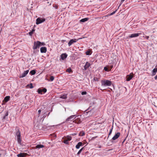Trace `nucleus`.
<instances>
[{
	"instance_id": "nucleus-3",
	"label": "nucleus",
	"mask_w": 157,
	"mask_h": 157,
	"mask_svg": "<svg viewBox=\"0 0 157 157\" xmlns=\"http://www.w3.org/2000/svg\"><path fill=\"white\" fill-rule=\"evenodd\" d=\"M16 135L17 136V140L18 143L19 144L21 145V138L20 132L19 130L16 132Z\"/></svg>"
},
{
	"instance_id": "nucleus-26",
	"label": "nucleus",
	"mask_w": 157,
	"mask_h": 157,
	"mask_svg": "<svg viewBox=\"0 0 157 157\" xmlns=\"http://www.w3.org/2000/svg\"><path fill=\"white\" fill-rule=\"evenodd\" d=\"M84 149V147H83L78 152L77 155H79L81 151Z\"/></svg>"
},
{
	"instance_id": "nucleus-15",
	"label": "nucleus",
	"mask_w": 157,
	"mask_h": 157,
	"mask_svg": "<svg viewBox=\"0 0 157 157\" xmlns=\"http://www.w3.org/2000/svg\"><path fill=\"white\" fill-rule=\"evenodd\" d=\"M27 154L25 153H21L17 155V156L18 157H25Z\"/></svg>"
},
{
	"instance_id": "nucleus-42",
	"label": "nucleus",
	"mask_w": 157,
	"mask_h": 157,
	"mask_svg": "<svg viewBox=\"0 0 157 157\" xmlns=\"http://www.w3.org/2000/svg\"><path fill=\"white\" fill-rule=\"evenodd\" d=\"M145 37L146 38L147 40L149 38V36H146Z\"/></svg>"
},
{
	"instance_id": "nucleus-2",
	"label": "nucleus",
	"mask_w": 157,
	"mask_h": 157,
	"mask_svg": "<svg viewBox=\"0 0 157 157\" xmlns=\"http://www.w3.org/2000/svg\"><path fill=\"white\" fill-rule=\"evenodd\" d=\"M101 85L103 86H109L111 85V82L108 80H104L101 81Z\"/></svg>"
},
{
	"instance_id": "nucleus-20",
	"label": "nucleus",
	"mask_w": 157,
	"mask_h": 157,
	"mask_svg": "<svg viewBox=\"0 0 157 157\" xmlns=\"http://www.w3.org/2000/svg\"><path fill=\"white\" fill-rule=\"evenodd\" d=\"M44 147V146L43 145H42V144H39V145H37L36 146V148H41Z\"/></svg>"
},
{
	"instance_id": "nucleus-41",
	"label": "nucleus",
	"mask_w": 157,
	"mask_h": 157,
	"mask_svg": "<svg viewBox=\"0 0 157 157\" xmlns=\"http://www.w3.org/2000/svg\"><path fill=\"white\" fill-rule=\"evenodd\" d=\"M125 0H121V4L120 5H121V4L122 3V2H124Z\"/></svg>"
},
{
	"instance_id": "nucleus-10",
	"label": "nucleus",
	"mask_w": 157,
	"mask_h": 157,
	"mask_svg": "<svg viewBox=\"0 0 157 157\" xmlns=\"http://www.w3.org/2000/svg\"><path fill=\"white\" fill-rule=\"evenodd\" d=\"M73 122L77 124H80L81 122V119L80 117H78L73 121Z\"/></svg>"
},
{
	"instance_id": "nucleus-14",
	"label": "nucleus",
	"mask_w": 157,
	"mask_h": 157,
	"mask_svg": "<svg viewBox=\"0 0 157 157\" xmlns=\"http://www.w3.org/2000/svg\"><path fill=\"white\" fill-rule=\"evenodd\" d=\"M10 96H7L6 97L3 101V102H7L8 101L10 100Z\"/></svg>"
},
{
	"instance_id": "nucleus-44",
	"label": "nucleus",
	"mask_w": 157,
	"mask_h": 157,
	"mask_svg": "<svg viewBox=\"0 0 157 157\" xmlns=\"http://www.w3.org/2000/svg\"><path fill=\"white\" fill-rule=\"evenodd\" d=\"M154 78L155 80H157V75Z\"/></svg>"
},
{
	"instance_id": "nucleus-46",
	"label": "nucleus",
	"mask_w": 157,
	"mask_h": 157,
	"mask_svg": "<svg viewBox=\"0 0 157 157\" xmlns=\"http://www.w3.org/2000/svg\"><path fill=\"white\" fill-rule=\"evenodd\" d=\"M2 155V154H0V156H1Z\"/></svg>"
},
{
	"instance_id": "nucleus-32",
	"label": "nucleus",
	"mask_w": 157,
	"mask_h": 157,
	"mask_svg": "<svg viewBox=\"0 0 157 157\" xmlns=\"http://www.w3.org/2000/svg\"><path fill=\"white\" fill-rule=\"evenodd\" d=\"M54 79V77L53 76H51L50 77V81H52Z\"/></svg>"
},
{
	"instance_id": "nucleus-23",
	"label": "nucleus",
	"mask_w": 157,
	"mask_h": 157,
	"mask_svg": "<svg viewBox=\"0 0 157 157\" xmlns=\"http://www.w3.org/2000/svg\"><path fill=\"white\" fill-rule=\"evenodd\" d=\"M60 98H61L66 99L67 98V95L66 94H64L62 95H61Z\"/></svg>"
},
{
	"instance_id": "nucleus-16",
	"label": "nucleus",
	"mask_w": 157,
	"mask_h": 157,
	"mask_svg": "<svg viewBox=\"0 0 157 157\" xmlns=\"http://www.w3.org/2000/svg\"><path fill=\"white\" fill-rule=\"evenodd\" d=\"M67 55L65 53L61 55V59L62 60H64L67 57Z\"/></svg>"
},
{
	"instance_id": "nucleus-36",
	"label": "nucleus",
	"mask_w": 157,
	"mask_h": 157,
	"mask_svg": "<svg viewBox=\"0 0 157 157\" xmlns=\"http://www.w3.org/2000/svg\"><path fill=\"white\" fill-rule=\"evenodd\" d=\"M86 94V91H83L81 93V94L82 95Z\"/></svg>"
},
{
	"instance_id": "nucleus-22",
	"label": "nucleus",
	"mask_w": 157,
	"mask_h": 157,
	"mask_svg": "<svg viewBox=\"0 0 157 157\" xmlns=\"http://www.w3.org/2000/svg\"><path fill=\"white\" fill-rule=\"evenodd\" d=\"M66 139H67L68 141H70L71 140L72 137L71 136H67L65 137Z\"/></svg>"
},
{
	"instance_id": "nucleus-43",
	"label": "nucleus",
	"mask_w": 157,
	"mask_h": 157,
	"mask_svg": "<svg viewBox=\"0 0 157 157\" xmlns=\"http://www.w3.org/2000/svg\"><path fill=\"white\" fill-rule=\"evenodd\" d=\"M35 31V29H33L31 31L33 33Z\"/></svg>"
},
{
	"instance_id": "nucleus-34",
	"label": "nucleus",
	"mask_w": 157,
	"mask_h": 157,
	"mask_svg": "<svg viewBox=\"0 0 157 157\" xmlns=\"http://www.w3.org/2000/svg\"><path fill=\"white\" fill-rule=\"evenodd\" d=\"M104 70L105 71H110V70H109L107 67H105L104 68Z\"/></svg>"
},
{
	"instance_id": "nucleus-33",
	"label": "nucleus",
	"mask_w": 157,
	"mask_h": 157,
	"mask_svg": "<svg viewBox=\"0 0 157 157\" xmlns=\"http://www.w3.org/2000/svg\"><path fill=\"white\" fill-rule=\"evenodd\" d=\"M113 126H112L111 129H110V132H109V136L110 135H111V133L112 132V130H113Z\"/></svg>"
},
{
	"instance_id": "nucleus-7",
	"label": "nucleus",
	"mask_w": 157,
	"mask_h": 157,
	"mask_svg": "<svg viewBox=\"0 0 157 157\" xmlns=\"http://www.w3.org/2000/svg\"><path fill=\"white\" fill-rule=\"evenodd\" d=\"M47 91V89L45 88H44L43 89H41L40 88L38 89L37 90V92L39 94H42L43 93H43H46Z\"/></svg>"
},
{
	"instance_id": "nucleus-11",
	"label": "nucleus",
	"mask_w": 157,
	"mask_h": 157,
	"mask_svg": "<svg viewBox=\"0 0 157 157\" xmlns=\"http://www.w3.org/2000/svg\"><path fill=\"white\" fill-rule=\"evenodd\" d=\"M29 71V70H27L25 71L20 76V78H23L26 76V75L28 74Z\"/></svg>"
},
{
	"instance_id": "nucleus-19",
	"label": "nucleus",
	"mask_w": 157,
	"mask_h": 157,
	"mask_svg": "<svg viewBox=\"0 0 157 157\" xmlns=\"http://www.w3.org/2000/svg\"><path fill=\"white\" fill-rule=\"evenodd\" d=\"M85 135V132L83 131H82L80 132L79 134V136H84Z\"/></svg>"
},
{
	"instance_id": "nucleus-37",
	"label": "nucleus",
	"mask_w": 157,
	"mask_h": 157,
	"mask_svg": "<svg viewBox=\"0 0 157 157\" xmlns=\"http://www.w3.org/2000/svg\"><path fill=\"white\" fill-rule=\"evenodd\" d=\"M33 33L32 31H31L29 33V36H31Z\"/></svg>"
},
{
	"instance_id": "nucleus-18",
	"label": "nucleus",
	"mask_w": 157,
	"mask_h": 157,
	"mask_svg": "<svg viewBox=\"0 0 157 157\" xmlns=\"http://www.w3.org/2000/svg\"><path fill=\"white\" fill-rule=\"evenodd\" d=\"M157 72V68H155L153 69L152 72V75L154 76L155 75L156 72Z\"/></svg>"
},
{
	"instance_id": "nucleus-21",
	"label": "nucleus",
	"mask_w": 157,
	"mask_h": 157,
	"mask_svg": "<svg viewBox=\"0 0 157 157\" xmlns=\"http://www.w3.org/2000/svg\"><path fill=\"white\" fill-rule=\"evenodd\" d=\"M89 18H85L83 19H82L80 20V21L81 22H85L88 20Z\"/></svg>"
},
{
	"instance_id": "nucleus-30",
	"label": "nucleus",
	"mask_w": 157,
	"mask_h": 157,
	"mask_svg": "<svg viewBox=\"0 0 157 157\" xmlns=\"http://www.w3.org/2000/svg\"><path fill=\"white\" fill-rule=\"evenodd\" d=\"M74 116H75V115L71 116H70L67 119V121H69V119H71L73 118L74 117Z\"/></svg>"
},
{
	"instance_id": "nucleus-40",
	"label": "nucleus",
	"mask_w": 157,
	"mask_h": 157,
	"mask_svg": "<svg viewBox=\"0 0 157 157\" xmlns=\"http://www.w3.org/2000/svg\"><path fill=\"white\" fill-rule=\"evenodd\" d=\"M77 135L76 133H74L71 134V135H72L73 136H75V135Z\"/></svg>"
},
{
	"instance_id": "nucleus-25",
	"label": "nucleus",
	"mask_w": 157,
	"mask_h": 157,
	"mask_svg": "<svg viewBox=\"0 0 157 157\" xmlns=\"http://www.w3.org/2000/svg\"><path fill=\"white\" fill-rule=\"evenodd\" d=\"M36 71L35 70H32L31 71L30 73L31 74V75H34L36 73Z\"/></svg>"
},
{
	"instance_id": "nucleus-24",
	"label": "nucleus",
	"mask_w": 157,
	"mask_h": 157,
	"mask_svg": "<svg viewBox=\"0 0 157 157\" xmlns=\"http://www.w3.org/2000/svg\"><path fill=\"white\" fill-rule=\"evenodd\" d=\"M91 51L89 49L86 52V55H90L91 54Z\"/></svg>"
},
{
	"instance_id": "nucleus-45",
	"label": "nucleus",
	"mask_w": 157,
	"mask_h": 157,
	"mask_svg": "<svg viewBox=\"0 0 157 157\" xmlns=\"http://www.w3.org/2000/svg\"><path fill=\"white\" fill-rule=\"evenodd\" d=\"M8 115V113H6V116H7Z\"/></svg>"
},
{
	"instance_id": "nucleus-9",
	"label": "nucleus",
	"mask_w": 157,
	"mask_h": 157,
	"mask_svg": "<svg viewBox=\"0 0 157 157\" xmlns=\"http://www.w3.org/2000/svg\"><path fill=\"white\" fill-rule=\"evenodd\" d=\"M120 133L119 132L117 133L112 138V139L113 140H116L117 139H118V137L120 136Z\"/></svg>"
},
{
	"instance_id": "nucleus-28",
	"label": "nucleus",
	"mask_w": 157,
	"mask_h": 157,
	"mask_svg": "<svg viewBox=\"0 0 157 157\" xmlns=\"http://www.w3.org/2000/svg\"><path fill=\"white\" fill-rule=\"evenodd\" d=\"M100 79L99 77H94V80L95 81H98Z\"/></svg>"
},
{
	"instance_id": "nucleus-35",
	"label": "nucleus",
	"mask_w": 157,
	"mask_h": 157,
	"mask_svg": "<svg viewBox=\"0 0 157 157\" xmlns=\"http://www.w3.org/2000/svg\"><path fill=\"white\" fill-rule=\"evenodd\" d=\"M116 10L115 11L111 13H110L109 15L111 16V15H113L116 13Z\"/></svg>"
},
{
	"instance_id": "nucleus-31",
	"label": "nucleus",
	"mask_w": 157,
	"mask_h": 157,
	"mask_svg": "<svg viewBox=\"0 0 157 157\" xmlns=\"http://www.w3.org/2000/svg\"><path fill=\"white\" fill-rule=\"evenodd\" d=\"M27 86H29V88H33V84L32 83H30V84L28 85H27Z\"/></svg>"
},
{
	"instance_id": "nucleus-12",
	"label": "nucleus",
	"mask_w": 157,
	"mask_h": 157,
	"mask_svg": "<svg viewBox=\"0 0 157 157\" xmlns=\"http://www.w3.org/2000/svg\"><path fill=\"white\" fill-rule=\"evenodd\" d=\"M40 51L41 53H46L47 52V48L45 47H42L40 48Z\"/></svg>"
},
{
	"instance_id": "nucleus-38",
	"label": "nucleus",
	"mask_w": 157,
	"mask_h": 157,
	"mask_svg": "<svg viewBox=\"0 0 157 157\" xmlns=\"http://www.w3.org/2000/svg\"><path fill=\"white\" fill-rule=\"evenodd\" d=\"M53 7H54L56 9H57L58 8V6L56 5H53Z\"/></svg>"
},
{
	"instance_id": "nucleus-8",
	"label": "nucleus",
	"mask_w": 157,
	"mask_h": 157,
	"mask_svg": "<svg viewBox=\"0 0 157 157\" xmlns=\"http://www.w3.org/2000/svg\"><path fill=\"white\" fill-rule=\"evenodd\" d=\"M133 77V74L131 73L129 75H128L126 77V80L127 81H129Z\"/></svg>"
},
{
	"instance_id": "nucleus-1",
	"label": "nucleus",
	"mask_w": 157,
	"mask_h": 157,
	"mask_svg": "<svg viewBox=\"0 0 157 157\" xmlns=\"http://www.w3.org/2000/svg\"><path fill=\"white\" fill-rule=\"evenodd\" d=\"M45 44L44 42H41L40 41H37L34 42L33 48L34 50L36 49L41 46H44Z\"/></svg>"
},
{
	"instance_id": "nucleus-27",
	"label": "nucleus",
	"mask_w": 157,
	"mask_h": 157,
	"mask_svg": "<svg viewBox=\"0 0 157 157\" xmlns=\"http://www.w3.org/2000/svg\"><path fill=\"white\" fill-rule=\"evenodd\" d=\"M66 71L67 72H68L69 73H70L72 72V70L70 67L69 68L67 69Z\"/></svg>"
},
{
	"instance_id": "nucleus-4",
	"label": "nucleus",
	"mask_w": 157,
	"mask_h": 157,
	"mask_svg": "<svg viewBox=\"0 0 157 157\" xmlns=\"http://www.w3.org/2000/svg\"><path fill=\"white\" fill-rule=\"evenodd\" d=\"M45 19L44 18L39 17L36 20V23L37 25H38L44 22L45 21Z\"/></svg>"
},
{
	"instance_id": "nucleus-6",
	"label": "nucleus",
	"mask_w": 157,
	"mask_h": 157,
	"mask_svg": "<svg viewBox=\"0 0 157 157\" xmlns=\"http://www.w3.org/2000/svg\"><path fill=\"white\" fill-rule=\"evenodd\" d=\"M78 40V39H72L68 43V46L69 47L73 43L76 42Z\"/></svg>"
},
{
	"instance_id": "nucleus-29",
	"label": "nucleus",
	"mask_w": 157,
	"mask_h": 157,
	"mask_svg": "<svg viewBox=\"0 0 157 157\" xmlns=\"http://www.w3.org/2000/svg\"><path fill=\"white\" fill-rule=\"evenodd\" d=\"M63 142L66 144H69L68 141L67 140V139H65L63 141Z\"/></svg>"
},
{
	"instance_id": "nucleus-13",
	"label": "nucleus",
	"mask_w": 157,
	"mask_h": 157,
	"mask_svg": "<svg viewBox=\"0 0 157 157\" xmlns=\"http://www.w3.org/2000/svg\"><path fill=\"white\" fill-rule=\"evenodd\" d=\"M90 66V63L88 62H86L85 65L84 66V70H86Z\"/></svg>"
},
{
	"instance_id": "nucleus-39",
	"label": "nucleus",
	"mask_w": 157,
	"mask_h": 157,
	"mask_svg": "<svg viewBox=\"0 0 157 157\" xmlns=\"http://www.w3.org/2000/svg\"><path fill=\"white\" fill-rule=\"evenodd\" d=\"M41 110L40 109L38 110V115H39V116H40V114L41 113Z\"/></svg>"
},
{
	"instance_id": "nucleus-17",
	"label": "nucleus",
	"mask_w": 157,
	"mask_h": 157,
	"mask_svg": "<svg viewBox=\"0 0 157 157\" xmlns=\"http://www.w3.org/2000/svg\"><path fill=\"white\" fill-rule=\"evenodd\" d=\"M82 142H78V143L75 146L76 148L78 149H79L80 148V147L82 145Z\"/></svg>"
},
{
	"instance_id": "nucleus-5",
	"label": "nucleus",
	"mask_w": 157,
	"mask_h": 157,
	"mask_svg": "<svg viewBox=\"0 0 157 157\" xmlns=\"http://www.w3.org/2000/svg\"><path fill=\"white\" fill-rule=\"evenodd\" d=\"M141 34V33H132L128 37L130 38L136 37L138 36Z\"/></svg>"
}]
</instances>
